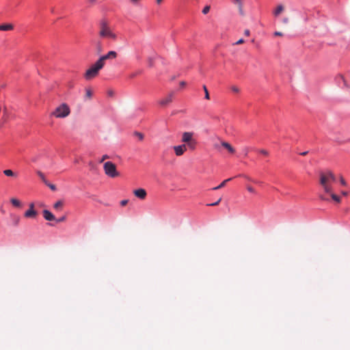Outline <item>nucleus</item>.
Instances as JSON below:
<instances>
[{"mask_svg":"<svg viewBox=\"0 0 350 350\" xmlns=\"http://www.w3.org/2000/svg\"><path fill=\"white\" fill-rule=\"evenodd\" d=\"M109 157L107 154H104L102 158L99 160V163H103L105 159H109Z\"/></svg>","mask_w":350,"mask_h":350,"instance_id":"32","label":"nucleus"},{"mask_svg":"<svg viewBox=\"0 0 350 350\" xmlns=\"http://www.w3.org/2000/svg\"><path fill=\"white\" fill-rule=\"evenodd\" d=\"M173 96L174 92H172L168 94V96L166 98L159 100V104L163 107L167 106L169 103H170L172 101Z\"/></svg>","mask_w":350,"mask_h":350,"instance_id":"9","label":"nucleus"},{"mask_svg":"<svg viewBox=\"0 0 350 350\" xmlns=\"http://www.w3.org/2000/svg\"><path fill=\"white\" fill-rule=\"evenodd\" d=\"M238 8H239V13L240 14V15L244 16L245 12H244L243 10V5L239 6Z\"/></svg>","mask_w":350,"mask_h":350,"instance_id":"31","label":"nucleus"},{"mask_svg":"<svg viewBox=\"0 0 350 350\" xmlns=\"http://www.w3.org/2000/svg\"><path fill=\"white\" fill-rule=\"evenodd\" d=\"M42 213L44 218L47 221H52L56 219V217L55 216V215L47 209H44L42 211Z\"/></svg>","mask_w":350,"mask_h":350,"instance_id":"10","label":"nucleus"},{"mask_svg":"<svg viewBox=\"0 0 350 350\" xmlns=\"http://www.w3.org/2000/svg\"><path fill=\"white\" fill-rule=\"evenodd\" d=\"M274 35L276 36H280L282 35V33L280 32V31H275L274 32Z\"/></svg>","mask_w":350,"mask_h":350,"instance_id":"39","label":"nucleus"},{"mask_svg":"<svg viewBox=\"0 0 350 350\" xmlns=\"http://www.w3.org/2000/svg\"><path fill=\"white\" fill-rule=\"evenodd\" d=\"M3 174L7 176L15 177L16 174L11 170H3Z\"/></svg>","mask_w":350,"mask_h":350,"instance_id":"17","label":"nucleus"},{"mask_svg":"<svg viewBox=\"0 0 350 350\" xmlns=\"http://www.w3.org/2000/svg\"><path fill=\"white\" fill-rule=\"evenodd\" d=\"M185 85H186V82H185V81H181V82L180 83V85L181 87H184Z\"/></svg>","mask_w":350,"mask_h":350,"instance_id":"47","label":"nucleus"},{"mask_svg":"<svg viewBox=\"0 0 350 350\" xmlns=\"http://www.w3.org/2000/svg\"><path fill=\"white\" fill-rule=\"evenodd\" d=\"M37 174L44 183H46L47 180L45 178V176L42 172H41L40 171H37Z\"/></svg>","mask_w":350,"mask_h":350,"instance_id":"20","label":"nucleus"},{"mask_svg":"<svg viewBox=\"0 0 350 350\" xmlns=\"http://www.w3.org/2000/svg\"><path fill=\"white\" fill-rule=\"evenodd\" d=\"M246 178L248 180H251L250 178H249L248 177H246Z\"/></svg>","mask_w":350,"mask_h":350,"instance_id":"55","label":"nucleus"},{"mask_svg":"<svg viewBox=\"0 0 350 350\" xmlns=\"http://www.w3.org/2000/svg\"><path fill=\"white\" fill-rule=\"evenodd\" d=\"M283 10H284V6L282 4H280L277 6L276 9L273 12V14L275 16H278Z\"/></svg>","mask_w":350,"mask_h":350,"instance_id":"16","label":"nucleus"},{"mask_svg":"<svg viewBox=\"0 0 350 350\" xmlns=\"http://www.w3.org/2000/svg\"><path fill=\"white\" fill-rule=\"evenodd\" d=\"M19 220H20V218L19 217H16L14 220V225H18V222H19Z\"/></svg>","mask_w":350,"mask_h":350,"instance_id":"41","label":"nucleus"},{"mask_svg":"<svg viewBox=\"0 0 350 350\" xmlns=\"http://www.w3.org/2000/svg\"><path fill=\"white\" fill-rule=\"evenodd\" d=\"M232 179V178H228V179L224 180V181H222V182L220 183V185H219L218 186H217V187H213L212 189H213V190H218V189H221V188L224 187L226 185V184L228 182L230 181Z\"/></svg>","mask_w":350,"mask_h":350,"instance_id":"15","label":"nucleus"},{"mask_svg":"<svg viewBox=\"0 0 350 350\" xmlns=\"http://www.w3.org/2000/svg\"><path fill=\"white\" fill-rule=\"evenodd\" d=\"M52 116L56 118H65L66 117V103H62L57 107L55 110L51 113Z\"/></svg>","mask_w":350,"mask_h":350,"instance_id":"6","label":"nucleus"},{"mask_svg":"<svg viewBox=\"0 0 350 350\" xmlns=\"http://www.w3.org/2000/svg\"><path fill=\"white\" fill-rule=\"evenodd\" d=\"M10 202L12 204V205L16 206V207H20L21 206V202L18 200L16 199V198H12L10 200Z\"/></svg>","mask_w":350,"mask_h":350,"instance_id":"18","label":"nucleus"},{"mask_svg":"<svg viewBox=\"0 0 350 350\" xmlns=\"http://www.w3.org/2000/svg\"><path fill=\"white\" fill-rule=\"evenodd\" d=\"M247 191H248L249 192H250V193H254V192H255L254 189L252 187H251V186H248V187H247Z\"/></svg>","mask_w":350,"mask_h":350,"instance_id":"33","label":"nucleus"},{"mask_svg":"<svg viewBox=\"0 0 350 350\" xmlns=\"http://www.w3.org/2000/svg\"><path fill=\"white\" fill-rule=\"evenodd\" d=\"M70 110L69 109V107L67 106V116L70 114Z\"/></svg>","mask_w":350,"mask_h":350,"instance_id":"50","label":"nucleus"},{"mask_svg":"<svg viewBox=\"0 0 350 350\" xmlns=\"http://www.w3.org/2000/svg\"><path fill=\"white\" fill-rule=\"evenodd\" d=\"M336 178L335 175L331 172L328 171L325 174L321 172L319 173V183L323 187L325 193L330 194L332 199L337 202H340V198L336 194L332 193V188L329 185L330 182H335Z\"/></svg>","mask_w":350,"mask_h":350,"instance_id":"1","label":"nucleus"},{"mask_svg":"<svg viewBox=\"0 0 350 350\" xmlns=\"http://www.w3.org/2000/svg\"><path fill=\"white\" fill-rule=\"evenodd\" d=\"M40 206H44V204L42 203L40 204Z\"/></svg>","mask_w":350,"mask_h":350,"instance_id":"54","label":"nucleus"},{"mask_svg":"<svg viewBox=\"0 0 350 350\" xmlns=\"http://www.w3.org/2000/svg\"><path fill=\"white\" fill-rule=\"evenodd\" d=\"M13 29L12 24H1L0 25V31H8Z\"/></svg>","mask_w":350,"mask_h":350,"instance_id":"14","label":"nucleus"},{"mask_svg":"<svg viewBox=\"0 0 350 350\" xmlns=\"http://www.w3.org/2000/svg\"><path fill=\"white\" fill-rule=\"evenodd\" d=\"M232 2L234 3V4H236L239 6L240 5H243V1L242 0H232Z\"/></svg>","mask_w":350,"mask_h":350,"instance_id":"26","label":"nucleus"},{"mask_svg":"<svg viewBox=\"0 0 350 350\" xmlns=\"http://www.w3.org/2000/svg\"><path fill=\"white\" fill-rule=\"evenodd\" d=\"M135 77V74H132V75H131V78Z\"/></svg>","mask_w":350,"mask_h":350,"instance_id":"53","label":"nucleus"},{"mask_svg":"<svg viewBox=\"0 0 350 350\" xmlns=\"http://www.w3.org/2000/svg\"><path fill=\"white\" fill-rule=\"evenodd\" d=\"M100 30L99 35L102 38H109L113 40L116 38V36L113 33L108 27L107 23L105 20H101L99 23Z\"/></svg>","mask_w":350,"mask_h":350,"instance_id":"3","label":"nucleus"},{"mask_svg":"<svg viewBox=\"0 0 350 350\" xmlns=\"http://www.w3.org/2000/svg\"><path fill=\"white\" fill-rule=\"evenodd\" d=\"M308 151H304V152H300V154L302 156H305L308 154Z\"/></svg>","mask_w":350,"mask_h":350,"instance_id":"49","label":"nucleus"},{"mask_svg":"<svg viewBox=\"0 0 350 350\" xmlns=\"http://www.w3.org/2000/svg\"><path fill=\"white\" fill-rule=\"evenodd\" d=\"M282 22L284 23H287L288 22V18H284L283 20H282Z\"/></svg>","mask_w":350,"mask_h":350,"instance_id":"46","label":"nucleus"},{"mask_svg":"<svg viewBox=\"0 0 350 350\" xmlns=\"http://www.w3.org/2000/svg\"><path fill=\"white\" fill-rule=\"evenodd\" d=\"M341 194L344 196H347L348 195V192L346 191H342Z\"/></svg>","mask_w":350,"mask_h":350,"instance_id":"45","label":"nucleus"},{"mask_svg":"<svg viewBox=\"0 0 350 350\" xmlns=\"http://www.w3.org/2000/svg\"><path fill=\"white\" fill-rule=\"evenodd\" d=\"M174 150L175 154L177 156H180L184 153V152L186 150L185 145L182 144V145L175 146H174Z\"/></svg>","mask_w":350,"mask_h":350,"instance_id":"11","label":"nucleus"},{"mask_svg":"<svg viewBox=\"0 0 350 350\" xmlns=\"http://www.w3.org/2000/svg\"><path fill=\"white\" fill-rule=\"evenodd\" d=\"M340 182L341 185H342L344 186L346 185V184H347L346 181L345 180V179L342 177L340 178Z\"/></svg>","mask_w":350,"mask_h":350,"instance_id":"37","label":"nucleus"},{"mask_svg":"<svg viewBox=\"0 0 350 350\" xmlns=\"http://www.w3.org/2000/svg\"><path fill=\"white\" fill-rule=\"evenodd\" d=\"M113 94H114V93H113V92L112 90H109V91L108 92V95H109V96H111H111H113Z\"/></svg>","mask_w":350,"mask_h":350,"instance_id":"44","label":"nucleus"},{"mask_svg":"<svg viewBox=\"0 0 350 350\" xmlns=\"http://www.w3.org/2000/svg\"><path fill=\"white\" fill-rule=\"evenodd\" d=\"M38 212L35 209H28L25 211L24 216L27 218H34L37 216Z\"/></svg>","mask_w":350,"mask_h":350,"instance_id":"12","label":"nucleus"},{"mask_svg":"<svg viewBox=\"0 0 350 350\" xmlns=\"http://www.w3.org/2000/svg\"><path fill=\"white\" fill-rule=\"evenodd\" d=\"M221 199L219 198L217 201L214 202L213 203L208 204L207 206H213L218 205L219 203L221 202Z\"/></svg>","mask_w":350,"mask_h":350,"instance_id":"30","label":"nucleus"},{"mask_svg":"<svg viewBox=\"0 0 350 350\" xmlns=\"http://www.w3.org/2000/svg\"><path fill=\"white\" fill-rule=\"evenodd\" d=\"M193 133L192 132H184L182 135V142L187 144V145L191 150L195 149L196 142L193 139Z\"/></svg>","mask_w":350,"mask_h":350,"instance_id":"5","label":"nucleus"},{"mask_svg":"<svg viewBox=\"0 0 350 350\" xmlns=\"http://www.w3.org/2000/svg\"><path fill=\"white\" fill-rule=\"evenodd\" d=\"M161 1L162 0H157V3L159 4L161 2Z\"/></svg>","mask_w":350,"mask_h":350,"instance_id":"52","label":"nucleus"},{"mask_svg":"<svg viewBox=\"0 0 350 350\" xmlns=\"http://www.w3.org/2000/svg\"><path fill=\"white\" fill-rule=\"evenodd\" d=\"M128 202H129L128 200H122L120 202V204H121V206H125L126 204H127Z\"/></svg>","mask_w":350,"mask_h":350,"instance_id":"35","label":"nucleus"},{"mask_svg":"<svg viewBox=\"0 0 350 350\" xmlns=\"http://www.w3.org/2000/svg\"><path fill=\"white\" fill-rule=\"evenodd\" d=\"M134 195L140 200H144L146 197V191L143 188H139L133 191Z\"/></svg>","mask_w":350,"mask_h":350,"instance_id":"8","label":"nucleus"},{"mask_svg":"<svg viewBox=\"0 0 350 350\" xmlns=\"http://www.w3.org/2000/svg\"><path fill=\"white\" fill-rule=\"evenodd\" d=\"M135 135L138 137L140 140H142L144 139V135L142 133L135 131Z\"/></svg>","mask_w":350,"mask_h":350,"instance_id":"27","label":"nucleus"},{"mask_svg":"<svg viewBox=\"0 0 350 350\" xmlns=\"http://www.w3.org/2000/svg\"><path fill=\"white\" fill-rule=\"evenodd\" d=\"M244 42V40L243 38H240L239 40H237L234 44H241Z\"/></svg>","mask_w":350,"mask_h":350,"instance_id":"36","label":"nucleus"},{"mask_svg":"<svg viewBox=\"0 0 350 350\" xmlns=\"http://www.w3.org/2000/svg\"><path fill=\"white\" fill-rule=\"evenodd\" d=\"M203 90H204V94H205V95H204V98H205L206 99H207V100H209V99H210L209 92H208V89H207L206 86V85H203Z\"/></svg>","mask_w":350,"mask_h":350,"instance_id":"22","label":"nucleus"},{"mask_svg":"<svg viewBox=\"0 0 350 350\" xmlns=\"http://www.w3.org/2000/svg\"><path fill=\"white\" fill-rule=\"evenodd\" d=\"M250 30H249V29H245V31H244V34H245V36H249V35H250Z\"/></svg>","mask_w":350,"mask_h":350,"instance_id":"42","label":"nucleus"},{"mask_svg":"<svg viewBox=\"0 0 350 350\" xmlns=\"http://www.w3.org/2000/svg\"><path fill=\"white\" fill-rule=\"evenodd\" d=\"M221 145L224 148L227 149L228 151L230 153H234L235 152V149L227 142H225V141L221 142Z\"/></svg>","mask_w":350,"mask_h":350,"instance_id":"13","label":"nucleus"},{"mask_svg":"<svg viewBox=\"0 0 350 350\" xmlns=\"http://www.w3.org/2000/svg\"><path fill=\"white\" fill-rule=\"evenodd\" d=\"M243 152H244V155L246 157L247 156L248 154V152H249V150L247 148H245L244 150H243Z\"/></svg>","mask_w":350,"mask_h":350,"instance_id":"38","label":"nucleus"},{"mask_svg":"<svg viewBox=\"0 0 350 350\" xmlns=\"http://www.w3.org/2000/svg\"><path fill=\"white\" fill-rule=\"evenodd\" d=\"M336 81L338 83V85H340V83L342 82L343 85H346V81L342 76L340 75L336 78Z\"/></svg>","mask_w":350,"mask_h":350,"instance_id":"19","label":"nucleus"},{"mask_svg":"<svg viewBox=\"0 0 350 350\" xmlns=\"http://www.w3.org/2000/svg\"><path fill=\"white\" fill-rule=\"evenodd\" d=\"M148 65L150 67L153 66V58L152 57H149V59H148Z\"/></svg>","mask_w":350,"mask_h":350,"instance_id":"34","label":"nucleus"},{"mask_svg":"<svg viewBox=\"0 0 350 350\" xmlns=\"http://www.w3.org/2000/svg\"><path fill=\"white\" fill-rule=\"evenodd\" d=\"M44 184L46 186H48L51 190H53V191L56 190V187L55 185L51 184V183H49L48 181H46V183H44Z\"/></svg>","mask_w":350,"mask_h":350,"instance_id":"24","label":"nucleus"},{"mask_svg":"<svg viewBox=\"0 0 350 350\" xmlns=\"http://www.w3.org/2000/svg\"><path fill=\"white\" fill-rule=\"evenodd\" d=\"M211 7L209 5H206L202 9V13L204 14H206L210 11Z\"/></svg>","mask_w":350,"mask_h":350,"instance_id":"25","label":"nucleus"},{"mask_svg":"<svg viewBox=\"0 0 350 350\" xmlns=\"http://www.w3.org/2000/svg\"><path fill=\"white\" fill-rule=\"evenodd\" d=\"M63 204H64V202L62 200H59L54 204L53 207L55 209L58 210L59 208H61L63 206Z\"/></svg>","mask_w":350,"mask_h":350,"instance_id":"21","label":"nucleus"},{"mask_svg":"<svg viewBox=\"0 0 350 350\" xmlns=\"http://www.w3.org/2000/svg\"><path fill=\"white\" fill-rule=\"evenodd\" d=\"M105 173L111 178H115L119 175L116 165L111 161H107L103 165Z\"/></svg>","mask_w":350,"mask_h":350,"instance_id":"4","label":"nucleus"},{"mask_svg":"<svg viewBox=\"0 0 350 350\" xmlns=\"http://www.w3.org/2000/svg\"><path fill=\"white\" fill-rule=\"evenodd\" d=\"M104 67V64H102L98 59L85 72V78L90 80L95 77L99 71Z\"/></svg>","mask_w":350,"mask_h":350,"instance_id":"2","label":"nucleus"},{"mask_svg":"<svg viewBox=\"0 0 350 350\" xmlns=\"http://www.w3.org/2000/svg\"><path fill=\"white\" fill-rule=\"evenodd\" d=\"M232 91H233L234 92H239V89H238L237 87H233V88H232Z\"/></svg>","mask_w":350,"mask_h":350,"instance_id":"43","label":"nucleus"},{"mask_svg":"<svg viewBox=\"0 0 350 350\" xmlns=\"http://www.w3.org/2000/svg\"><path fill=\"white\" fill-rule=\"evenodd\" d=\"M85 92H86V96L88 97V98H91L92 96V92L91 90L90 89H86Z\"/></svg>","mask_w":350,"mask_h":350,"instance_id":"29","label":"nucleus"},{"mask_svg":"<svg viewBox=\"0 0 350 350\" xmlns=\"http://www.w3.org/2000/svg\"><path fill=\"white\" fill-rule=\"evenodd\" d=\"M66 220V214L63 215L62 216H61L59 218H57L56 217V219H55L54 221L56 222V223H60V222H62Z\"/></svg>","mask_w":350,"mask_h":350,"instance_id":"23","label":"nucleus"},{"mask_svg":"<svg viewBox=\"0 0 350 350\" xmlns=\"http://www.w3.org/2000/svg\"><path fill=\"white\" fill-rule=\"evenodd\" d=\"M89 1L91 3H94L96 1V0H89Z\"/></svg>","mask_w":350,"mask_h":350,"instance_id":"51","label":"nucleus"},{"mask_svg":"<svg viewBox=\"0 0 350 350\" xmlns=\"http://www.w3.org/2000/svg\"><path fill=\"white\" fill-rule=\"evenodd\" d=\"M118 54L115 51H110L107 54L101 55L98 60L105 64V61L109 59H115L117 57Z\"/></svg>","mask_w":350,"mask_h":350,"instance_id":"7","label":"nucleus"},{"mask_svg":"<svg viewBox=\"0 0 350 350\" xmlns=\"http://www.w3.org/2000/svg\"><path fill=\"white\" fill-rule=\"evenodd\" d=\"M257 152L265 156L269 154L268 152L264 149L258 150Z\"/></svg>","mask_w":350,"mask_h":350,"instance_id":"28","label":"nucleus"},{"mask_svg":"<svg viewBox=\"0 0 350 350\" xmlns=\"http://www.w3.org/2000/svg\"><path fill=\"white\" fill-rule=\"evenodd\" d=\"M29 209H30V210L34 209V204L33 202L29 204Z\"/></svg>","mask_w":350,"mask_h":350,"instance_id":"40","label":"nucleus"},{"mask_svg":"<svg viewBox=\"0 0 350 350\" xmlns=\"http://www.w3.org/2000/svg\"><path fill=\"white\" fill-rule=\"evenodd\" d=\"M320 198H321V199L322 200H325V201H328V200H329V199H328V198H325V197H324V196H320Z\"/></svg>","mask_w":350,"mask_h":350,"instance_id":"48","label":"nucleus"}]
</instances>
